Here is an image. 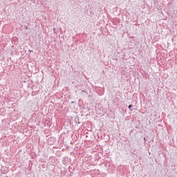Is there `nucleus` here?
I'll return each mask as SVG.
<instances>
[{"mask_svg":"<svg viewBox=\"0 0 177 177\" xmlns=\"http://www.w3.org/2000/svg\"><path fill=\"white\" fill-rule=\"evenodd\" d=\"M131 107H132V104L129 106V109H131Z\"/></svg>","mask_w":177,"mask_h":177,"instance_id":"f257e3e1","label":"nucleus"},{"mask_svg":"<svg viewBox=\"0 0 177 177\" xmlns=\"http://www.w3.org/2000/svg\"><path fill=\"white\" fill-rule=\"evenodd\" d=\"M29 52H32V50H29Z\"/></svg>","mask_w":177,"mask_h":177,"instance_id":"f03ea898","label":"nucleus"}]
</instances>
